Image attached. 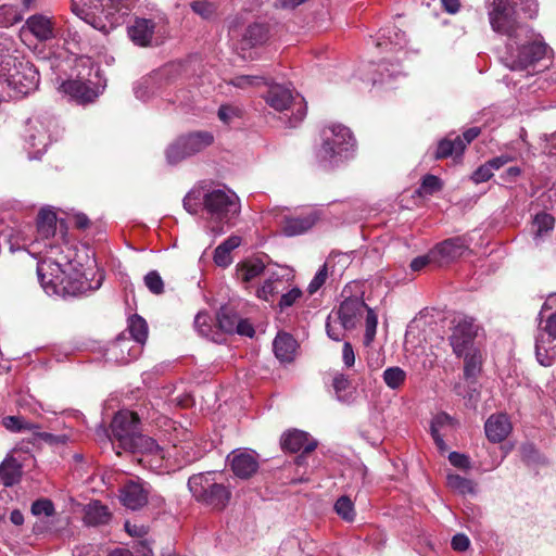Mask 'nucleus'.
I'll return each instance as SVG.
<instances>
[{"label": "nucleus", "mask_w": 556, "mask_h": 556, "mask_svg": "<svg viewBox=\"0 0 556 556\" xmlns=\"http://www.w3.org/2000/svg\"><path fill=\"white\" fill-rule=\"evenodd\" d=\"M486 8L492 30L505 37L500 60L507 68L526 70L545 56L547 45L541 35L518 16L522 12L529 18L535 17L536 0H486Z\"/></svg>", "instance_id": "obj_1"}, {"label": "nucleus", "mask_w": 556, "mask_h": 556, "mask_svg": "<svg viewBox=\"0 0 556 556\" xmlns=\"http://www.w3.org/2000/svg\"><path fill=\"white\" fill-rule=\"evenodd\" d=\"M203 213L207 228L215 237L225 232L226 228L233 226L235 219L241 212L239 197L230 188L220 186H204Z\"/></svg>", "instance_id": "obj_2"}, {"label": "nucleus", "mask_w": 556, "mask_h": 556, "mask_svg": "<svg viewBox=\"0 0 556 556\" xmlns=\"http://www.w3.org/2000/svg\"><path fill=\"white\" fill-rule=\"evenodd\" d=\"M137 0H72V11L93 28L108 33L121 25Z\"/></svg>", "instance_id": "obj_3"}, {"label": "nucleus", "mask_w": 556, "mask_h": 556, "mask_svg": "<svg viewBox=\"0 0 556 556\" xmlns=\"http://www.w3.org/2000/svg\"><path fill=\"white\" fill-rule=\"evenodd\" d=\"M355 149L356 140L351 130L341 124H332L321 131V144L316 150V160L320 166L331 168L351 159Z\"/></svg>", "instance_id": "obj_4"}, {"label": "nucleus", "mask_w": 556, "mask_h": 556, "mask_svg": "<svg viewBox=\"0 0 556 556\" xmlns=\"http://www.w3.org/2000/svg\"><path fill=\"white\" fill-rule=\"evenodd\" d=\"M99 66L88 56L76 60V78L63 81L61 90L78 104H88L96 101L102 93L104 85H101Z\"/></svg>", "instance_id": "obj_5"}, {"label": "nucleus", "mask_w": 556, "mask_h": 556, "mask_svg": "<svg viewBox=\"0 0 556 556\" xmlns=\"http://www.w3.org/2000/svg\"><path fill=\"white\" fill-rule=\"evenodd\" d=\"M59 135L60 127L54 117L39 115L29 118L24 134V148L29 160H39Z\"/></svg>", "instance_id": "obj_6"}, {"label": "nucleus", "mask_w": 556, "mask_h": 556, "mask_svg": "<svg viewBox=\"0 0 556 556\" xmlns=\"http://www.w3.org/2000/svg\"><path fill=\"white\" fill-rule=\"evenodd\" d=\"M45 258L38 263L37 274L41 287L49 282V278L62 277L64 273L73 269V249L64 241L50 240L43 242Z\"/></svg>", "instance_id": "obj_7"}, {"label": "nucleus", "mask_w": 556, "mask_h": 556, "mask_svg": "<svg viewBox=\"0 0 556 556\" xmlns=\"http://www.w3.org/2000/svg\"><path fill=\"white\" fill-rule=\"evenodd\" d=\"M217 471H206L192 475L188 479V489L192 496L200 503L216 509H222L229 501L230 492L217 477Z\"/></svg>", "instance_id": "obj_8"}, {"label": "nucleus", "mask_w": 556, "mask_h": 556, "mask_svg": "<svg viewBox=\"0 0 556 556\" xmlns=\"http://www.w3.org/2000/svg\"><path fill=\"white\" fill-rule=\"evenodd\" d=\"M103 276L98 275L96 279H89L88 273L80 271L73 264V269L64 273L62 277L49 278V282L42 287L45 292L49 295L59 296H76L85 295L89 292L98 290L102 285Z\"/></svg>", "instance_id": "obj_9"}, {"label": "nucleus", "mask_w": 556, "mask_h": 556, "mask_svg": "<svg viewBox=\"0 0 556 556\" xmlns=\"http://www.w3.org/2000/svg\"><path fill=\"white\" fill-rule=\"evenodd\" d=\"M176 446L165 450L160 446L154 439L146 437L139 438V445H137L132 453L140 454L138 462L142 467L157 475H163L176 469L177 466L172 454V452H176Z\"/></svg>", "instance_id": "obj_10"}, {"label": "nucleus", "mask_w": 556, "mask_h": 556, "mask_svg": "<svg viewBox=\"0 0 556 556\" xmlns=\"http://www.w3.org/2000/svg\"><path fill=\"white\" fill-rule=\"evenodd\" d=\"M214 142V135L207 130L192 131L179 136L165 150L166 161L170 165H176L181 161L193 156Z\"/></svg>", "instance_id": "obj_11"}, {"label": "nucleus", "mask_w": 556, "mask_h": 556, "mask_svg": "<svg viewBox=\"0 0 556 556\" xmlns=\"http://www.w3.org/2000/svg\"><path fill=\"white\" fill-rule=\"evenodd\" d=\"M0 81L12 91L11 97H24L37 89L39 73L29 61L21 59L8 75L0 77Z\"/></svg>", "instance_id": "obj_12"}, {"label": "nucleus", "mask_w": 556, "mask_h": 556, "mask_svg": "<svg viewBox=\"0 0 556 556\" xmlns=\"http://www.w3.org/2000/svg\"><path fill=\"white\" fill-rule=\"evenodd\" d=\"M535 356L544 367L552 366L556 361V311L547 317L544 314L539 316Z\"/></svg>", "instance_id": "obj_13"}, {"label": "nucleus", "mask_w": 556, "mask_h": 556, "mask_svg": "<svg viewBox=\"0 0 556 556\" xmlns=\"http://www.w3.org/2000/svg\"><path fill=\"white\" fill-rule=\"evenodd\" d=\"M265 102L276 111L283 112L295 109L293 117L289 119L290 127H295L306 115V106L303 98L293 96L291 89L282 85H273L264 94Z\"/></svg>", "instance_id": "obj_14"}, {"label": "nucleus", "mask_w": 556, "mask_h": 556, "mask_svg": "<svg viewBox=\"0 0 556 556\" xmlns=\"http://www.w3.org/2000/svg\"><path fill=\"white\" fill-rule=\"evenodd\" d=\"M139 418L129 410H119L115 414L111 430L119 446L126 451L134 452L139 445V438H146L139 432Z\"/></svg>", "instance_id": "obj_15"}, {"label": "nucleus", "mask_w": 556, "mask_h": 556, "mask_svg": "<svg viewBox=\"0 0 556 556\" xmlns=\"http://www.w3.org/2000/svg\"><path fill=\"white\" fill-rule=\"evenodd\" d=\"M453 332L450 337V342L453 352L458 356L463 355L472 349V343L480 329L476 319L470 316H459L455 319Z\"/></svg>", "instance_id": "obj_16"}, {"label": "nucleus", "mask_w": 556, "mask_h": 556, "mask_svg": "<svg viewBox=\"0 0 556 556\" xmlns=\"http://www.w3.org/2000/svg\"><path fill=\"white\" fill-rule=\"evenodd\" d=\"M151 486L141 479H130L119 489V501L128 509L138 510L147 505Z\"/></svg>", "instance_id": "obj_17"}, {"label": "nucleus", "mask_w": 556, "mask_h": 556, "mask_svg": "<svg viewBox=\"0 0 556 556\" xmlns=\"http://www.w3.org/2000/svg\"><path fill=\"white\" fill-rule=\"evenodd\" d=\"M291 278L292 275L287 267L267 270L263 286L256 291L257 298L269 302L275 295L286 290Z\"/></svg>", "instance_id": "obj_18"}, {"label": "nucleus", "mask_w": 556, "mask_h": 556, "mask_svg": "<svg viewBox=\"0 0 556 556\" xmlns=\"http://www.w3.org/2000/svg\"><path fill=\"white\" fill-rule=\"evenodd\" d=\"M281 446L283 450L291 453L302 452V455L296 457V464L301 465L304 459V454H308L317 447V441L307 432L294 429L283 433L281 437Z\"/></svg>", "instance_id": "obj_19"}, {"label": "nucleus", "mask_w": 556, "mask_h": 556, "mask_svg": "<svg viewBox=\"0 0 556 556\" xmlns=\"http://www.w3.org/2000/svg\"><path fill=\"white\" fill-rule=\"evenodd\" d=\"M468 248L469 244L465 238L453 237L438 243L432 249V256L435 257L438 266H443L459 258Z\"/></svg>", "instance_id": "obj_20"}, {"label": "nucleus", "mask_w": 556, "mask_h": 556, "mask_svg": "<svg viewBox=\"0 0 556 556\" xmlns=\"http://www.w3.org/2000/svg\"><path fill=\"white\" fill-rule=\"evenodd\" d=\"M227 462L238 478L247 479L256 472L258 462L256 454L252 450L237 448L233 450L228 456Z\"/></svg>", "instance_id": "obj_21"}, {"label": "nucleus", "mask_w": 556, "mask_h": 556, "mask_svg": "<svg viewBox=\"0 0 556 556\" xmlns=\"http://www.w3.org/2000/svg\"><path fill=\"white\" fill-rule=\"evenodd\" d=\"M367 308V305L362 299L348 298L332 315L334 321L338 320L342 329L349 330L355 328L359 316H362L363 312Z\"/></svg>", "instance_id": "obj_22"}, {"label": "nucleus", "mask_w": 556, "mask_h": 556, "mask_svg": "<svg viewBox=\"0 0 556 556\" xmlns=\"http://www.w3.org/2000/svg\"><path fill=\"white\" fill-rule=\"evenodd\" d=\"M319 217V210L315 207L299 216H285L281 223V231L287 237L300 236L309 230Z\"/></svg>", "instance_id": "obj_23"}, {"label": "nucleus", "mask_w": 556, "mask_h": 556, "mask_svg": "<svg viewBox=\"0 0 556 556\" xmlns=\"http://www.w3.org/2000/svg\"><path fill=\"white\" fill-rule=\"evenodd\" d=\"M156 23L154 20L136 17L134 23L128 26L127 33L130 40L139 47H149L154 42Z\"/></svg>", "instance_id": "obj_24"}, {"label": "nucleus", "mask_w": 556, "mask_h": 556, "mask_svg": "<svg viewBox=\"0 0 556 556\" xmlns=\"http://www.w3.org/2000/svg\"><path fill=\"white\" fill-rule=\"evenodd\" d=\"M376 47L382 51L397 52L407 43L406 35L394 25L381 28L375 38Z\"/></svg>", "instance_id": "obj_25"}, {"label": "nucleus", "mask_w": 556, "mask_h": 556, "mask_svg": "<svg viewBox=\"0 0 556 556\" xmlns=\"http://www.w3.org/2000/svg\"><path fill=\"white\" fill-rule=\"evenodd\" d=\"M140 352V346L136 345L125 333H122L111 344L108 354L110 359L119 364H126L137 358Z\"/></svg>", "instance_id": "obj_26"}, {"label": "nucleus", "mask_w": 556, "mask_h": 556, "mask_svg": "<svg viewBox=\"0 0 556 556\" xmlns=\"http://www.w3.org/2000/svg\"><path fill=\"white\" fill-rule=\"evenodd\" d=\"M16 53L15 40L11 36L0 33V77L8 75V71H12V67L20 63L22 58Z\"/></svg>", "instance_id": "obj_27"}, {"label": "nucleus", "mask_w": 556, "mask_h": 556, "mask_svg": "<svg viewBox=\"0 0 556 556\" xmlns=\"http://www.w3.org/2000/svg\"><path fill=\"white\" fill-rule=\"evenodd\" d=\"M39 41H47L54 38V25L52 18L45 14L29 16L25 26Z\"/></svg>", "instance_id": "obj_28"}, {"label": "nucleus", "mask_w": 556, "mask_h": 556, "mask_svg": "<svg viewBox=\"0 0 556 556\" xmlns=\"http://www.w3.org/2000/svg\"><path fill=\"white\" fill-rule=\"evenodd\" d=\"M484 430L491 442L500 443L509 434L511 425L505 414L492 415L485 421Z\"/></svg>", "instance_id": "obj_29"}, {"label": "nucleus", "mask_w": 556, "mask_h": 556, "mask_svg": "<svg viewBox=\"0 0 556 556\" xmlns=\"http://www.w3.org/2000/svg\"><path fill=\"white\" fill-rule=\"evenodd\" d=\"M296 348V341L286 332H279L273 342L275 356L282 363H291L294 359Z\"/></svg>", "instance_id": "obj_30"}, {"label": "nucleus", "mask_w": 556, "mask_h": 556, "mask_svg": "<svg viewBox=\"0 0 556 556\" xmlns=\"http://www.w3.org/2000/svg\"><path fill=\"white\" fill-rule=\"evenodd\" d=\"M56 230V215L53 211L41 208L37 218V233L38 238L33 245H39L40 240L43 242L50 241L54 237Z\"/></svg>", "instance_id": "obj_31"}, {"label": "nucleus", "mask_w": 556, "mask_h": 556, "mask_svg": "<svg viewBox=\"0 0 556 556\" xmlns=\"http://www.w3.org/2000/svg\"><path fill=\"white\" fill-rule=\"evenodd\" d=\"M22 464L12 456H7L0 464V483L7 488L21 481Z\"/></svg>", "instance_id": "obj_32"}, {"label": "nucleus", "mask_w": 556, "mask_h": 556, "mask_svg": "<svg viewBox=\"0 0 556 556\" xmlns=\"http://www.w3.org/2000/svg\"><path fill=\"white\" fill-rule=\"evenodd\" d=\"M454 428H455V420L453 417H451L446 413H439L432 418L431 425H430V433H431V437H432L437 447L440 451L446 450V444L444 442L441 431L443 429L452 430Z\"/></svg>", "instance_id": "obj_33"}, {"label": "nucleus", "mask_w": 556, "mask_h": 556, "mask_svg": "<svg viewBox=\"0 0 556 556\" xmlns=\"http://www.w3.org/2000/svg\"><path fill=\"white\" fill-rule=\"evenodd\" d=\"M271 268L266 267L261 260H247L237 265V277L244 283L253 281L261 275L266 277V271Z\"/></svg>", "instance_id": "obj_34"}, {"label": "nucleus", "mask_w": 556, "mask_h": 556, "mask_svg": "<svg viewBox=\"0 0 556 556\" xmlns=\"http://www.w3.org/2000/svg\"><path fill=\"white\" fill-rule=\"evenodd\" d=\"M465 149L466 143L460 136H448L439 141L435 159H445L453 155L458 156L463 154Z\"/></svg>", "instance_id": "obj_35"}, {"label": "nucleus", "mask_w": 556, "mask_h": 556, "mask_svg": "<svg viewBox=\"0 0 556 556\" xmlns=\"http://www.w3.org/2000/svg\"><path fill=\"white\" fill-rule=\"evenodd\" d=\"M241 244L239 236H230L214 251V263L219 267H228L232 263L231 251Z\"/></svg>", "instance_id": "obj_36"}, {"label": "nucleus", "mask_w": 556, "mask_h": 556, "mask_svg": "<svg viewBox=\"0 0 556 556\" xmlns=\"http://www.w3.org/2000/svg\"><path fill=\"white\" fill-rule=\"evenodd\" d=\"M162 75L156 73L151 76L142 77L134 86V92L137 99L141 101H148L151 99L160 89V77Z\"/></svg>", "instance_id": "obj_37"}, {"label": "nucleus", "mask_w": 556, "mask_h": 556, "mask_svg": "<svg viewBox=\"0 0 556 556\" xmlns=\"http://www.w3.org/2000/svg\"><path fill=\"white\" fill-rule=\"evenodd\" d=\"M111 518L109 508L99 501L89 503L85 508V522L89 526L108 523Z\"/></svg>", "instance_id": "obj_38"}, {"label": "nucleus", "mask_w": 556, "mask_h": 556, "mask_svg": "<svg viewBox=\"0 0 556 556\" xmlns=\"http://www.w3.org/2000/svg\"><path fill=\"white\" fill-rule=\"evenodd\" d=\"M555 226V218L553 215L542 212L538 213L532 220V232L534 240L539 243L540 240L544 239Z\"/></svg>", "instance_id": "obj_39"}, {"label": "nucleus", "mask_w": 556, "mask_h": 556, "mask_svg": "<svg viewBox=\"0 0 556 556\" xmlns=\"http://www.w3.org/2000/svg\"><path fill=\"white\" fill-rule=\"evenodd\" d=\"M268 39V29L265 25L254 23L245 29L242 45L249 48L261 46Z\"/></svg>", "instance_id": "obj_40"}, {"label": "nucleus", "mask_w": 556, "mask_h": 556, "mask_svg": "<svg viewBox=\"0 0 556 556\" xmlns=\"http://www.w3.org/2000/svg\"><path fill=\"white\" fill-rule=\"evenodd\" d=\"M128 331L131 341L141 349L148 339L147 321L139 315L131 316L128 320Z\"/></svg>", "instance_id": "obj_41"}, {"label": "nucleus", "mask_w": 556, "mask_h": 556, "mask_svg": "<svg viewBox=\"0 0 556 556\" xmlns=\"http://www.w3.org/2000/svg\"><path fill=\"white\" fill-rule=\"evenodd\" d=\"M332 387L339 402L351 404L354 401V393L349 390L350 381L345 375L337 372L332 379Z\"/></svg>", "instance_id": "obj_42"}, {"label": "nucleus", "mask_w": 556, "mask_h": 556, "mask_svg": "<svg viewBox=\"0 0 556 556\" xmlns=\"http://www.w3.org/2000/svg\"><path fill=\"white\" fill-rule=\"evenodd\" d=\"M446 484L452 491L462 495L476 493L475 482L457 473H448Z\"/></svg>", "instance_id": "obj_43"}, {"label": "nucleus", "mask_w": 556, "mask_h": 556, "mask_svg": "<svg viewBox=\"0 0 556 556\" xmlns=\"http://www.w3.org/2000/svg\"><path fill=\"white\" fill-rule=\"evenodd\" d=\"M378 76H374L371 78L374 85H384L389 84L391 80L396 79L403 73L399 64H388L387 62H381L378 65Z\"/></svg>", "instance_id": "obj_44"}, {"label": "nucleus", "mask_w": 556, "mask_h": 556, "mask_svg": "<svg viewBox=\"0 0 556 556\" xmlns=\"http://www.w3.org/2000/svg\"><path fill=\"white\" fill-rule=\"evenodd\" d=\"M24 13L13 4L0 5V28H8L20 23Z\"/></svg>", "instance_id": "obj_45"}, {"label": "nucleus", "mask_w": 556, "mask_h": 556, "mask_svg": "<svg viewBox=\"0 0 556 556\" xmlns=\"http://www.w3.org/2000/svg\"><path fill=\"white\" fill-rule=\"evenodd\" d=\"M336 514L345 522H353L356 517V510L353 501L346 496H340L333 506Z\"/></svg>", "instance_id": "obj_46"}, {"label": "nucleus", "mask_w": 556, "mask_h": 556, "mask_svg": "<svg viewBox=\"0 0 556 556\" xmlns=\"http://www.w3.org/2000/svg\"><path fill=\"white\" fill-rule=\"evenodd\" d=\"M520 455L528 466H543L547 464L546 458L532 443H525L520 446Z\"/></svg>", "instance_id": "obj_47"}, {"label": "nucleus", "mask_w": 556, "mask_h": 556, "mask_svg": "<svg viewBox=\"0 0 556 556\" xmlns=\"http://www.w3.org/2000/svg\"><path fill=\"white\" fill-rule=\"evenodd\" d=\"M465 367L464 374L466 378H475L481 370V355L472 349L467 351L464 355Z\"/></svg>", "instance_id": "obj_48"}, {"label": "nucleus", "mask_w": 556, "mask_h": 556, "mask_svg": "<svg viewBox=\"0 0 556 556\" xmlns=\"http://www.w3.org/2000/svg\"><path fill=\"white\" fill-rule=\"evenodd\" d=\"M204 193V186L200 188H193L190 190L186 197L184 198V207L187 212L190 214H197L199 211V207L203 206V194Z\"/></svg>", "instance_id": "obj_49"}, {"label": "nucleus", "mask_w": 556, "mask_h": 556, "mask_svg": "<svg viewBox=\"0 0 556 556\" xmlns=\"http://www.w3.org/2000/svg\"><path fill=\"white\" fill-rule=\"evenodd\" d=\"M384 383L392 390L399 389L406 379V372L397 366L389 367L382 375Z\"/></svg>", "instance_id": "obj_50"}, {"label": "nucleus", "mask_w": 556, "mask_h": 556, "mask_svg": "<svg viewBox=\"0 0 556 556\" xmlns=\"http://www.w3.org/2000/svg\"><path fill=\"white\" fill-rule=\"evenodd\" d=\"M191 10L201 16L203 20L211 21L216 17L217 14V4L207 0H198L193 1L191 4Z\"/></svg>", "instance_id": "obj_51"}, {"label": "nucleus", "mask_w": 556, "mask_h": 556, "mask_svg": "<svg viewBox=\"0 0 556 556\" xmlns=\"http://www.w3.org/2000/svg\"><path fill=\"white\" fill-rule=\"evenodd\" d=\"M238 316L228 308H220L217 314V323L220 330L227 333H235Z\"/></svg>", "instance_id": "obj_52"}, {"label": "nucleus", "mask_w": 556, "mask_h": 556, "mask_svg": "<svg viewBox=\"0 0 556 556\" xmlns=\"http://www.w3.org/2000/svg\"><path fill=\"white\" fill-rule=\"evenodd\" d=\"M230 84L233 87L244 89V88H248V87H253V86H258V85H262V84H266V81H265V78L263 76H258V75H240V76H236L235 78H232L230 80Z\"/></svg>", "instance_id": "obj_53"}, {"label": "nucleus", "mask_w": 556, "mask_h": 556, "mask_svg": "<svg viewBox=\"0 0 556 556\" xmlns=\"http://www.w3.org/2000/svg\"><path fill=\"white\" fill-rule=\"evenodd\" d=\"M302 295L303 292L298 287H294L289 291L282 293L278 303L279 309L283 312L286 308L291 307L302 298Z\"/></svg>", "instance_id": "obj_54"}, {"label": "nucleus", "mask_w": 556, "mask_h": 556, "mask_svg": "<svg viewBox=\"0 0 556 556\" xmlns=\"http://www.w3.org/2000/svg\"><path fill=\"white\" fill-rule=\"evenodd\" d=\"M144 283L147 288L154 294H161L164 291L163 279L156 270L149 271L144 276Z\"/></svg>", "instance_id": "obj_55"}, {"label": "nucleus", "mask_w": 556, "mask_h": 556, "mask_svg": "<svg viewBox=\"0 0 556 556\" xmlns=\"http://www.w3.org/2000/svg\"><path fill=\"white\" fill-rule=\"evenodd\" d=\"M367 315H366V330H365V343L369 344L372 342L376 329L378 325L377 315L371 308H367Z\"/></svg>", "instance_id": "obj_56"}, {"label": "nucleus", "mask_w": 556, "mask_h": 556, "mask_svg": "<svg viewBox=\"0 0 556 556\" xmlns=\"http://www.w3.org/2000/svg\"><path fill=\"white\" fill-rule=\"evenodd\" d=\"M327 277H328V269H327V265L325 264L317 270V273L315 274L313 279L308 283L307 292L309 294L316 293L324 286Z\"/></svg>", "instance_id": "obj_57"}, {"label": "nucleus", "mask_w": 556, "mask_h": 556, "mask_svg": "<svg viewBox=\"0 0 556 556\" xmlns=\"http://www.w3.org/2000/svg\"><path fill=\"white\" fill-rule=\"evenodd\" d=\"M2 424L5 429L12 432H21L23 430L30 429V426L25 422L23 418L17 416H7L3 418Z\"/></svg>", "instance_id": "obj_58"}, {"label": "nucleus", "mask_w": 556, "mask_h": 556, "mask_svg": "<svg viewBox=\"0 0 556 556\" xmlns=\"http://www.w3.org/2000/svg\"><path fill=\"white\" fill-rule=\"evenodd\" d=\"M194 328L197 331L204 337H207L211 332V317L207 313H198L194 318Z\"/></svg>", "instance_id": "obj_59"}, {"label": "nucleus", "mask_w": 556, "mask_h": 556, "mask_svg": "<svg viewBox=\"0 0 556 556\" xmlns=\"http://www.w3.org/2000/svg\"><path fill=\"white\" fill-rule=\"evenodd\" d=\"M217 115L223 123L230 124L233 118L240 115V110L237 106L225 104L219 106Z\"/></svg>", "instance_id": "obj_60"}, {"label": "nucleus", "mask_w": 556, "mask_h": 556, "mask_svg": "<svg viewBox=\"0 0 556 556\" xmlns=\"http://www.w3.org/2000/svg\"><path fill=\"white\" fill-rule=\"evenodd\" d=\"M31 513L36 516H51L54 513V507L49 500H38L31 505Z\"/></svg>", "instance_id": "obj_61"}, {"label": "nucleus", "mask_w": 556, "mask_h": 556, "mask_svg": "<svg viewBox=\"0 0 556 556\" xmlns=\"http://www.w3.org/2000/svg\"><path fill=\"white\" fill-rule=\"evenodd\" d=\"M492 176V169L489 167L486 163H484L472 173L471 179L475 184H481L491 179Z\"/></svg>", "instance_id": "obj_62"}, {"label": "nucleus", "mask_w": 556, "mask_h": 556, "mask_svg": "<svg viewBox=\"0 0 556 556\" xmlns=\"http://www.w3.org/2000/svg\"><path fill=\"white\" fill-rule=\"evenodd\" d=\"M430 263H434L435 264V257L432 256V249L429 251L428 254L415 257L410 262L409 266H410V269L413 271H419V270L425 268Z\"/></svg>", "instance_id": "obj_63"}, {"label": "nucleus", "mask_w": 556, "mask_h": 556, "mask_svg": "<svg viewBox=\"0 0 556 556\" xmlns=\"http://www.w3.org/2000/svg\"><path fill=\"white\" fill-rule=\"evenodd\" d=\"M441 180L434 175H426L422 179L421 187L426 193H433L441 189Z\"/></svg>", "instance_id": "obj_64"}]
</instances>
